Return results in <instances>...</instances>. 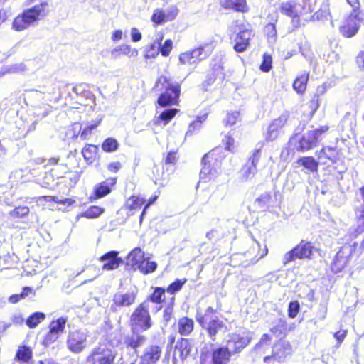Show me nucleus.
Segmentation results:
<instances>
[{"label":"nucleus","instance_id":"f257e3e1","mask_svg":"<svg viewBox=\"0 0 364 364\" xmlns=\"http://www.w3.org/2000/svg\"><path fill=\"white\" fill-rule=\"evenodd\" d=\"M48 7L47 2H41L24 9L22 13L14 18L11 26L12 29L20 32L35 26L38 21L47 15Z\"/></svg>","mask_w":364,"mask_h":364},{"label":"nucleus","instance_id":"f03ea898","mask_svg":"<svg viewBox=\"0 0 364 364\" xmlns=\"http://www.w3.org/2000/svg\"><path fill=\"white\" fill-rule=\"evenodd\" d=\"M220 151V148H216L203 156L202 159L203 166L200 173V180L207 182L218 176L220 170V161L218 156Z\"/></svg>","mask_w":364,"mask_h":364},{"label":"nucleus","instance_id":"7ed1b4c3","mask_svg":"<svg viewBox=\"0 0 364 364\" xmlns=\"http://www.w3.org/2000/svg\"><path fill=\"white\" fill-rule=\"evenodd\" d=\"M155 86L158 90H165L164 92L159 95L157 100L158 104L161 107H166L171 104H173L179 97V85L171 83L164 76H161L158 79Z\"/></svg>","mask_w":364,"mask_h":364},{"label":"nucleus","instance_id":"20e7f679","mask_svg":"<svg viewBox=\"0 0 364 364\" xmlns=\"http://www.w3.org/2000/svg\"><path fill=\"white\" fill-rule=\"evenodd\" d=\"M149 309V301H144L135 309L130 317L132 331H146L151 328Z\"/></svg>","mask_w":364,"mask_h":364},{"label":"nucleus","instance_id":"39448f33","mask_svg":"<svg viewBox=\"0 0 364 364\" xmlns=\"http://www.w3.org/2000/svg\"><path fill=\"white\" fill-rule=\"evenodd\" d=\"M88 336L87 330L70 331L66 340L68 349L73 353H80L87 346Z\"/></svg>","mask_w":364,"mask_h":364},{"label":"nucleus","instance_id":"423d86ee","mask_svg":"<svg viewBox=\"0 0 364 364\" xmlns=\"http://www.w3.org/2000/svg\"><path fill=\"white\" fill-rule=\"evenodd\" d=\"M314 250L311 242L301 240L294 248L284 254L283 263L287 264L296 259H311Z\"/></svg>","mask_w":364,"mask_h":364},{"label":"nucleus","instance_id":"0eeeda50","mask_svg":"<svg viewBox=\"0 0 364 364\" xmlns=\"http://www.w3.org/2000/svg\"><path fill=\"white\" fill-rule=\"evenodd\" d=\"M360 14L358 9H353L344 24L340 28V31L343 36L350 38L357 33L361 22Z\"/></svg>","mask_w":364,"mask_h":364},{"label":"nucleus","instance_id":"6e6552de","mask_svg":"<svg viewBox=\"0 0 364 364\" xmlns=\"http://www.w3.org/2000/svg\"><path fill=\"white\" fill-rule=\"evenodd\" d=\"M328 127H322L319 129L309 131L304 134L299 141L297 149L301 151H306L315 146L319 141V136L326 132Z\"/></svg>","mask_w":364,"mask_h":364},{"label":"nucleus","instance_id":"1a4fd4ad","mask_svg":"<svg viewBox=\"0 0 364 364\" xmlns=\"http://www.w3.org/2000/svg\"><path fill=\"white\" fill-rule=\"evenodd\" d=\"M236 26L238 28V33L235 39V44L234 49L235 51L242 53L244 52L249 46V41L252 36V30L250 28L249 25L244 23H239V21H236Z\"/></svg>","mask_w":364,"mask_h":364},{"label":"nucleus","instance_id":"9d476101","mask_svg":"<svg viewBox=\"0 0 364 364\" xmlns=\"http://www.w3.org/2000/svg\"><path fill=\"white\" fill-rule=\"evenodd\" d=\"M115 355L112 350L102 346L92 349L91 354L87 357V361L93 364H113Z\"/></svg>","mask_w":364,"mask_h":364},{"label":"nucleus","instance_id":"9b49d317","mask_svg":"<svg viewBox=\"0 0 364 364\" xmlns=\"http://www.w3.org/2000/svg\"><path fill=\"white\" fill-rule=\"evenodd\" d=\"M261 157L259 149L254 151L249 160L242 166L240 171V180L242 182H246L252 179L257 173V164Z\"/></svg>","mask_w":364,"mask_h":364},{"label":"nucleus","instance_id":"f8f14e48","mask_svg":"<svg viewBox=\"0 0 364 364\" xmlns=\"http://www.w3.org/2000/svg\"><path fill=\"white\" fill-rule=\"evenodd\" d=\"M137 291H132L126 293L121 291L117 292L113 295L112 304L110 306V310L116 312L118 308L129 307L133 304L136 298Z\"/></svg>","mask_w":364,"mask_h":364},{"label":"nucleus","instance_id":"ddd939ff","mask_svg":"<svg viewBox=\"0 0 364 364\" xmlns=\"http://www.w3.org/2000/svg\"><path fill=\"white\" fill-rule=\"evenodd\" d=\"M292 348L287 341H279L276 343L272 349L273 359L279 363H283L291 355Z\"/></svg>","mask_w":364,"mask_h":364},{"label":"nucleus","instance_id":"4468645a","mask_svg":"<svg viewBox=\"0 0 364 364\" xmlns=\"http://www.w3.org/2000/svg\"><path fill=\"white\" fill-rule=\"evenodd\" d=\"M304 6L295 1H289L280 4L279 10L280 12L299 21V16L302 14Z\"/></svg>","mask_w":364,"mask_h":364},{"label":"nucleus","instance_id":"2eb2a0df","mask_svg":"<svg viewBox=\"0 0 364 364\" xmlns=\"http://www.w3.org/2000/svg\"><path fill=\"white\" fill-rule=\"evenodd\" d=\"M251 338L247 336H241L238 334H233L230 336V339L227 341L225 346L229 348L231 355L240 353L245 348L250 342Z\"/></svg>","mask_w":364,"mask_h":364},{"label":"nucleus","instance_id":"dca6fc26","mask_svg":"<svg viewBox=\"0 0 364 364\" xmlns=\"http://www.w3.org/2000/svg\"><path fill=\"white\" fill-rule=\"evenodd\" d=\"M289 116L288 112H284L270 124L266 134V139L267 140L273 141L277 138L279 130L286 124Z\"/></svg>","mask_w":364,"mask_h":364},{"label":"nucleus","instance_id":"f3484780","mask_svg":"<svg viewBox=\"0 0 364 364\" xmlns=\"http://www.w3.org/2000/svg\"><path fill=\"white\" fill-rule=\"evenodd\" d=\"M118 254L117 251H109L100 257V261L104 262L103 270L116 269L123 263L122 258L118 257Z\"/></svg>","mask_w":364,"mask_h":364},{"label":"nucleus","instance_id":"a211bd4d","mask_svg":"<svg viewBox=\"0 0 364 364\" xmlns=\"http://www.w3.org/2000/svg\"><path fill=\"white\" fill-rule=\"evenodd\" d=\"M161 348L159 346H147L140 356L139 364H156L161 357Z\"/></svg>","mask_w":364,"mask_h":364},{"label":"nucleus","instance_id":"6ab92c4d","mask_svg":"<svg viewBox=\"0 0 364 364\" xmlns=\"http://www.w3.org/2000/svg\"><path fill=\"white\" fill-rule=\"evenodd\" d=\"M67 318L64 317L58 318L53 321L49 326V332L47 334L46 339L50 342H54L58 338L59 334L64 331Z\"/></svg>","mask_w":364,"mask_h":364},{"label":"nucleus","instance_id":"aec40b11","mask_svg":"<svg viewBox=\"0 0 364 364\" xmlns=\"http://www.w3.org/2000/svg\"><path fill=\"white\" fill-rule=\"evenodd\" d=\"M231 352L226 346L215 348L212 350V361L213 364H228L230 360Z\"/></svg>","mask_w":364,"mask_h":364},{"label":"nucleus","instance_id":"412c9836","mask_svg":"<svg viewBox=\"0 0 364 364\" xmlns=\"http://www.w3.org/2000/svg\"><path fill=\"white\" fill-rule=\"evenodd\" d=\"M139 331H132V333L126 336L124 344L127 348H130L137 352V348L141 347L146 341V336L138 333Z\"/></svg>","mask_w":364,"mask_h":364},{"label":"nucleus","instance_id":"4be33fe9","mask_svg":"<svg viewBox=\"0 0 364 364\" xmlns=\"http://www.w3.org/2000/svg\"><path fill=\"white\" fill-rule=\"evenodd\" d=\"M318 158L322 164H334L338 159V152L336 148L324 147L318 152Z\"/></svg>","mask_w":364,"mask_h":364},{"label":"nucleus","instance_id":"5701e85b","mask_svg":"<svg viewBox=\"0 0 364 364\" xmlns=\"http://www.w3.org/2000/svg\"><path fill=\"white\" fill-rule=\"evenodd\" d=\"M144 259V253L142 250L136 247L132 250L127 256V265L134 269H138Z\"/></svg>","mask_w":364,"mask_h":364},{"label":"nucleus","instance_id":"b1692460","mask_svg":"<svg viewBox=\"0 0 364 364\" xmlns=\"http://www.w3.org/2000/svg\"><path fill=\"white\" fill-rule=\"evenodd\" d=\"M200 326L206 330L209 337L213 341H215L217 333L223 328V321H220L216 316H215V318L208 321L207 323L200 324Z\"/></svg>","mask_w":364,"mask_h":364},{"label":"nucleus","instance_id":"393cba45","mask_svg":"<svg viewBox=\"0 0 364 364\" xmlns=\"http://www.w3.org/2000/svg\"><path fill=\"white\" fill-rule=\"evenodd\" d=\"M213 42L203 43L196 48L192 50L198 63L205 60L210 55L214 50Z\"/></svg>","mask_w":364,"mask_h":364},{"label":"nucleus","instance_id":"a878e982","mask_svg":"<svg viewBox=\"0 0 364 364\" xmlns=\"http://www.w3.org/2000/svg\"><path fill=\"white\" fill-rule=\"evenodd\" d=\"M116 183V178H109L106 181L97 184L95 187V193L97 198H102L109 194L112 188Z\"/></svg>","mask_w":364,"mask_h":364},{"label":"nucleus","instance_id":"bb28decb","mask_svg":"<svg viewBox=\"0 0 364 364\" xmlns=\"http://www.w3.org/2000/svg\"><path fill=\"white\" fill-rule=\"evenodd\" d=\"M164 38V35L162 33H157L156 37L154 40V42L150 45L149 48L146 50L145 58H155L159 53H160L161 42Z\"/></svg>","mask_w":364,"mask_h":364},{"label":"nucleus","instance_id":"cd10ccee","mask_svg":"<svg viewBox=\"0 0 364 364\" xmlns=\"http://www.w3.org/2000/svg\"><path fill=\"white\" fill-rule=\"evenodd\" d=\"M194 328V321L192 318L182 317L178 321V331L181 336H188Z\"/></svg>","mask_w":364,"mask_h":364},{"label":"nucleus","instance_id":"c85d7f7f","mask_svg":"<svg viewBox=\"0 0 364 364\" xmlns=\"http://www.w3.org/2000/svg\"><path fill=\"white\" fill-rule=\"evenodd\" d=\"M221 6L225 9H232L237 11H246L245 0H221Z\"/></svg>","mask_w":364,"mask_h":364},{"label":"nucleus","instance_id":"c756f323","mask_svg":"<svg viewBox=\"0 0 364 364\" xmlns=\"http://www.w3.org/2000/svg\"><path fill=\"white\" fill-rule=\"evenodd\" d=\"M191 350L190 342L186 338H182L176 345L175 353H178L179 357L183 360L187 358Z\"/></svg>","mask_w":364,"mask_h":364},{"label":"nucleus","instance_id":"7c9ffc66","mask_svg":"<svg viewBox=\"0 0 364 364\" xmlns=\"http://www.w3.org/2000/svg\"><path fill=\"white\" fill-rule=\"evenodd\" d=\"M119 53H122L129 57H136L138 55V50L128 45H121L116 47L112 50L111 55L113 58H117L119 55Z\"/></svg>","mask_w":364,"mask_h":364},{"label":"nucleus","instance_id":"2f4dec72","mask_svg":"<svg viewBox=\"0 0 364 364\" xmlns=\"http://www.w3.org/2000/svg\"><path fill=\"white\" fill-rule=\"evenodd\" d=\"M98 147L95 145L87 144L82 150V154L88 164H92L97 154Z\"/></svg>","mask_w":364,"mask_h":364},{"label":"nucleus","instance_id":"473e14b6","mask_svg":"<svg viewBox=\"0 0 364 364\" xmlns=\"http://www.w3.org/2000/svg\"><path fill=\"white\" fill-rule=\"evenodd\" d=\"M99 124H100V122H98L97 123H92L91 124L85 127L82 131H80L81 126L79 123H75L73 125V127L74 129H80V131H79V132H80V137L82 140H87L90 139V136L92 135L93 130L97 127Z\"/></svg>","mask_w":364,"mask_h":364},{"label":"nucleus","instance_id":"72a5a7b5","mask_svg":"<svg viewBox=\"0 0 364 364\" xmlns=\"http://www.w3.org/2000/svg\"><path fill=\"white\" fill-rule=\"evenodd\" d=\"M287 331V322L282 318H278L270 328V331L277 337L284 336Z\"/></svg>","mask_w":364,"mask_h":364},{"label":"nucleus","instance_id":"f704fd0d","mask_svg":"<svg viewBox=\"0 0 364 364\" xmlns=\"http://www.w3.org/2000/svg\"><path fill=\"white\" fill-rule=\"evenodd\" d=\"M144 203V198L139 196H132L127 200L126 207L130 211L136 210L140 209Z\"/></svg>","mask_w":364,"mask_h":364},{"label":"nucleus","instance_id":"c9c22d12","mask_svg":"<svg viewBox=\"0 0 364 364\" xmlns=\"http://www.w3.org/2000/svg\"><path fill=\"white\" fill-rule=\"evenodd\" d=\"M309 79V73H304L296 77L293 84L294 89L298 93H303L306 87V83Z\"/></svg>","mask_w":364,"mask_h":364},{"label":"nucleus","instance_id":"e433bc0d","mask_svg":"<svg viewBox=\"0 0 364 364\" xmlns=\"http://www.w3.org/2000/svg\"><path fill=\"white\" fill-rule=\"evenodd\" d=\"M33 355L32 350L27 346H21L18 348L16 354V359L22 362L29 361Z\"/></svg>","mask_w":364,"mask_h":364},{"label":"nucleus","instance_id":"4c0bfd02","mask_svg":"<svg viewBox=\"0 0 364 364\" xmlns=\"http://www.w3.org/2000/svg\"><path fill=\"white\" fill-rule=\"evenodd\" d=\"M297 163L304 166L311 172L316 171L318 169V163L312 156H304L300 158Z\"/></svg>","mask_w":364,"mask_h":364},{"label":"nucleus","instance_id":"58836bf2","mask_svg":"<svg viewBox=\"0 0 364 364\" xmlns=\"http://www.w3.org/2000/svg\"><path fill=\"white\" fill-rule=\"evenodd\" d=\"M46 318L45 314L42 312H36L32 314L26 320V325L31 328L36 327Z\"/></svg>","mask_w":364,"mask_h":364},{"label":"nucleus","instance_id":"ea45409f","mask_svg":"<svg viewBox=\"0 0 364 364\" xmlns=\"http://www.w3.org/2000/svg\"><path fill=\"white\" fill-rule=\"evenodd\" d=\"M346 258L343 257L340 252H338L331 265L332 270L336 273L340 272L346 265Z\"/></svg>","mask_w":364,"mask_h":364},{"label":"nucleus","instance_id":"a19ab883","mask_svg":"<svg viewBox=\"0 0 364 364\" xmlns=\"http://www.w3.org/2000/svg\"><path fill=\"white\" fill-rule=\"evenodd\" d=\"M207 115L204 114L198 117L197 119L190 124L186 136L193 134L195 132L199 131L202 127V123L206 119Z\"/></svg>","mask_w":364,"mask_h":364},{"label":"nucleus","instance_id":"79ce46f5","mask_svg":"<svg viewBox=\"0 0 364 364\" xmlns=\"http://www.w3.org/2000/svg\"><path fill=\"white\" fill-rule=\"evenodd\" d=\"M264 32L267 36L269 43L273 44L277 41V30L274 23H269L266 25L264 28Z\"/></svg>","mask_w":364,"mask_h":364},{"label":"nucleus","instance_id":"37998d69","mask_svg":"<svg viewBox=\"0 0 364 364\" xmlns=\"http://www.w3.org/2000/svg\"><path fill=\"white\" fill-rule=\"evenodd\" d=\"M179 61L183 65H193L198 63L193 50L182 53L179 55Z\"/></svg>","mask_w":364,"mask_h":364},{"label":"nucleus","instance_id":"c03bdc74","mask_svg":"<svg viewBox=\"0 0 364 364\" xmlns=\"http://www.w3.org/2000/svg\"><path fill=\"white\" fill-rule=\"evenodd\" d=\"M214 312L215 310L212 307H208L204 314L198 311L196 314V320L200 324L205 323L208 321L215 318V316L213 317Z\"/></svg>","mask_w":364,"mask_h":364},{"label":"nucleus","instance_id":"a18cd8bd","mask_svg":"<svg viewBox=\"0 0 364 364\" xmlns=\"http://www.w3.org/2000/svg\"><path fill=\"white\" fill-rule=\"evenodd\" d=\"M356 234H360L364 232V213L354 210Z\"/></svg>","mask_w":364,"mask_h":364},{"label":"nucleus","instance_id":"49530a36","mask_svg":"<svg viewBox=\"0 0 364 364\" xmlns=\"http://www.w3.org/2000/svg\"><path fill=\"white\" fill-rule=\"evenodd\" d=\"M119 146L117 141L114 138H107L102 144V149L105 152L115 151Z\"/></svg>","mask_w":364,"mask_h":364},{"label":"nucleus","instance_id":"de8ad7c7","mask_svg":"<svg viewBox=\"0 0 364 364\" xmlns=\"http://www.w3.org/2000/svg\"><path fill=\"white\" fill-rule=\"evenodd\" d=\"M104 213V209L98 206H91L82 213V216L86 218H96Z\"/></svg>","mask_w":364,"mask_h":364},{"label":"nucleus","instance_id":"09e8293b","mask_svg":"<svg viewBox=\"0 0 364 364\" xmlns=\"http://www.w3.org/2000/svg\"><path fill=\"white\" fill-rule=\"evenodd\" d=\"M177 109L172 108L164 110L159 115L158 120L164 122V125L168 124L176 114Z\"/></svg>","mask_w":364,"mask_h":364},{"label":"nucleus","instance_id":"8fccbe9b","mask_svg":"<svg viewBox=\"0 0 364 364\" xmlns=\"http://www.w3.org/2000/svg\"><path fill=\"white\" fill-rule=\"evenodd\" d=\"M157 264L155 262L144 259L141 265L138 269L144 274L154 272L156 269Z\"/></svg>","mask_w":364,"mask_h":364},{"label":"nucleus","instance_id":"3c124183","mask_svg":"<svg viewBox=\"0 0 364 364\" xmlns=\"http://www.w3.org/2000/svg\"><path fill=\"white\" fill-rule=\"evenodd\" d=\"M165 289L161 287H156L153 294L149 296V302L152 301L154 303L160 304L164 300L162 299L164 296Z\"/></svg>","mask_w":364,"mask_h":364},{"label":"nucleus","instance_id":"603ef678","mask_svg":"<svg viewBox=\"0 0 364 364\" xmlns=\"http://www.w3.org/2000/svg\"><path fill=\"white\" fill-rule=\"evenodd\" d=\"M186 279H176L175 282L171 283L167 288V292L171 295L179 291L183 284L186 283Z\"/></svg>","mask_w":364,"mask_h":364},{"label":"nucleus","instance_id":"864d4df0","mask_svg":"<svg viewBox=\"0 0 364 364\" xmlns=\"http://www.w3.org/2000/svg\"><path fill=\"white\" fill-rule=\"evenodd\" d=\"M151 21L156 24H161L166 21V15L159 9L154 10L151 16Z\"/></svg>","mask_w":364,"mask_h":364},{"label":"nucleus","instance_id":"5fc2aeb1","mask_svg":"<svg viewBox=\"0 0 364 364\" xmlns=\"http://www.w3.org/2000/svg\"><path fill=\"white\" fill-rule=\"evenodd\" d=\"M29 213V208L26 206H19L10 212V215L13 218H23Z\"/></svg>","mask_w":364,"mask_h":364},{"label":"nucleus","instance_id":"6e6d98bb","mask_svg":"<svg viewBox=\"0 0 364 364\" xmlns=\"http://www.w3.org/2000/svg\"><path fill=\"white\" fill-rule=\"evenodd\" d=\"M356 200L358 204L355 206L354 210L364 213V186L359 189Z\"/></svg>","mask_w":364,"mask_h":364},{"label":"nucleus","instance_id":"4d7b16f0","mask_svg":"<svg viewBox=\"0 0 364 364\" xmlns=\"http://www.w3.org/2000/svg\"><path fill=\"white\" fill-rule=\"evenodd\" d=\"M272 59L271 55L264 53L263 60L260 65V70L263 72H269L272 68Z\"/></svg>","mask_w":364,"mask_h":364},{"label":"nucleus","instance_id":"13d9d810","mask_svg":"<svg viewBox=\"0 0 364 364\" xmlns=\"http://www.w3.org/2000/svg\"><path fill=\"white\" fill-rule=\"evenodd\" d=\"M159 48L160 53L163 56H168L173 48L172 41L171 39L166 40L163 45L161 44Z\"/></svg>","mask_w":364,"mask_h":364},{"label":"nucleus","instance_id":"bf43d9fd","mask_svg":"<svg viewBox=\"0 0 364 364\" xmlns=\"http://www.w3.org/2000/svg\"><path fill=\"white\" fill-rule=\"evenodd\" d=\"M300 309V305L298 301H291L289 304L288 315L290 318H294L296 316Z\"/></svg>","mask_w":364,"mask_h":364},{"label":"nucleus","instance_id":"052dcab7","mask_svg":"<svg viewBox=\"0 0 364 364\" xmlns=\"http://www.w3.org/2000/svg\"><path fill=\"white\" fill-rule=\"evenodd\" d=\"M175 298L172 296L170 299L169 305L164 311V320L167 323L170 321L172 316L173 307Z\"/></svg>","mask_w":364,"mask_h":364},{"label":"nucleus","instance_id":"680f3d73","mask_svg":"<svg viewBox=\"0 0 364 364\" xmlns=\"http://www.w3.org/2000/svg\"><path fill=\"white\" fill-rule=\"evenodd\" d=\"M239 115L240 113L238 112L228 113L226 119L224 120L225 125H234L236 123L237 120L238 119Z\"/></svg>","mask_w":364,"mask_h":364},{"label":"nucleus","instance_id":"e2e57ef3","mask_svg":"<svg viewBox=\"0 0 364 364\" xmlns=\"http://www.w3.org/2000/svg\"><path fill=\"white\" fill-rule=\"evenodd\" d=\"M27 70V65L24 63H18L11 65L9 68L10 73H20Z\"/></svg>","mask_w":364,"mask_h":364},{"label":"nucleus","instance_id":"0e129e2a","mask_svg":"<svg viewBox=\"0 0 364 364\" xmlns=\"http://www.w3.org/2000/svg\"><path fill=\"white\" fill-rule=\"evenodd\" d=\"M315 15H316V18L318 19L327 18L330 15L328 5H323L322 8L315 14Z\"/></svg>","mask_w":364,"mask_h":364},{"label":"nucleus","instance_id":"69168bd1","mask_svg":"<svg viewBox=\"0 0 364 364\" xmlns=\"http://www.w3.org/2000/svg\"><path fill=\"white\" fill-rule=\"evenodd\" d=\"M223 144L225 146L226 150L232 151L233 149L234 139L229 135H226L223 139Z\"/></svg>","mask_w":364,"mask_h":364},{"label":"nucleus","instance_id":"338daca9","mask_svg":"<svg viewBox=\"0 0 364 364\" xmlns=\"http://www.w3.org/2000/svg\"><path fill=\"white\" fill-rule=\"evenodd\" d=\"M319 107V97L314 95L309 102V107L311 110L314 112Z\"/></svg>","mask_w":364,"mask_h":364},{"label":"nucleus","instance_id":"774afa93","mask_svg":"<svg viewBox=\"0 0 364 364\" xmlns=\"http://www.w3.org/2000/svg\"><path fill=\"white\" fill-rule=\"evenodd\" d=\"M215 80V76H213V75H208L202 85L203 88L205 90H208V87L213 84Z\"/></svg>","mask_w":364,"mask_h":364}]
</instances>
